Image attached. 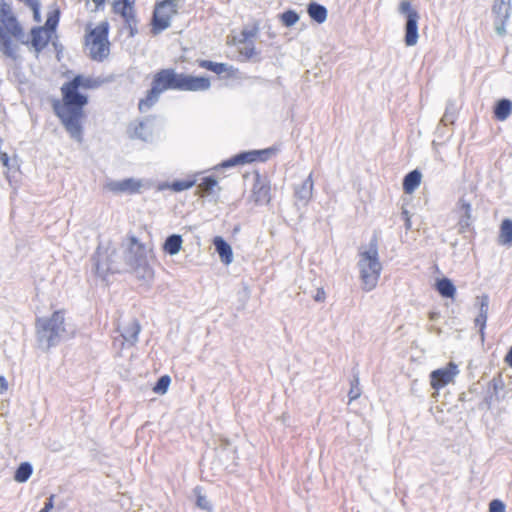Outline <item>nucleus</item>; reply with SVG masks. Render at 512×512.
Instances as JSON below:
<instances>
[{"label":"nucleus","instance_id":"9b49d317","mask_svg":"<svg viewBox=\"0 0 512 512\" xmlns=\"http://www.w3.org/2000/svg\"><path fill=\"white\" fill-rule=\"evenodd\" d=\"M143 187L142 180L135 178H126L123 180H109L105 183L104 188L114 194H137L141 192Z\"/></svg>","mask_w":512,"mask_h":512},{"label":"nucleus","instance_id":"49530a36","mask_svg":"<svg viewBox=\"0 0 512 512\" xmlns=\"http://www.w3.org/2000/svg\"><path fill=\"white\" fill-rule=\"evenodd\" d=\"M124 19L126 26H137V18L134 10V5H131V8H128L124 15H121Z\"/></svg>","mask_w":512,"mask_h":512},{"label":"nucleus","instance_id":"4be33fe9","mask_svg":"<svg viewBox=\"0 0 512 512\" xmlns=\"http://www.w3.org/2000/svg\"><path fill=\"white\" fill-rule=\"evenodd\" d=\"M421 172L417 169L410 171L404 176L403 190L406 194L413 193L421 183Z\"/></svg>","mask_w":512,"mask_h":512},{"label":"nucleus","instance_id":"7ed1b4c3","mask_svg":"<svg viewBox=\"0 0 512 512\" xmlns=\"http://www.w3.org/2000/svg\"><path fill=\"white\" fill-rule=\"evenodd\" d=\"M65 317L62 310L54 311L50 317H38L35 322L38 347L47 352L62 341L65 329Z\"/></svg>","mask_w":512,"mask_h":512},{"label":"nucleus","instance_id":"69168bd1","mask_svg":"<svg viewBox=\"0 0 512 512\" xmlns=\"http://www.w3.org/2000/svg\"><path fill=\"white\" fill-rule=\"evenodd\" d=\"M404 227L406 230L411 229V227H412L411 218H407L406 220H404Z\"/></svg>","mask_w":512,"mask_h":512},{"label":"nucleus","instance_id":"4d7b16f0","mask_svg":"<svg viewBox=\"0 0 512 512\" xmlns=\"http://www.w3.org/2000/svg\"><path fill=\"white\" fill-rule=\"evenodd\" d=\"M53 498H54V496H53V495H51V496L47 499V501H46V502H45V504H44V507L41 509V511H42V512H49V511L53 508V506H54Z\"/></svg>","mask_w":512,"mask_h":512},{"label":"nucleus","instance_id":"864d4df0","mask_svg":"<svg viewBox=\"0 0 512 512\" xmlns=\"http://www.w3.org/2000/svg\"><path fill=\"white\" fill-rule=\"evenodd\" d=\"M487 318V316L478 315L474 320L475 326L479 327V332L482 338L484 337V329L486 327Z\"/></svg>","mask_w":512,"mask_h":512},{"label":"nucleus","instance_id":"680f3d73","mask_svg":"<svg viewBox=\"0 0 512 512\" xmlns=\"http://www.w3.org/2000/svg\"><path fill=\"white\" fill-rule=\"evenodd\" d=\"M505 362L512 367V346L510 347L509 351L507 352L505 356Z\"/></svg>","mask_w":512,"mask_h":512},{"label":"nucleus","instance_id":"9d476101","mask_svg":"<svg viewBox=\"0 0 512 512\" xmlns=\"http://www.w3.org/2000/svg\"><path fill=\"white\" fill-rule=\"evenodd\" d=\"M180 73H177L173 68L161 69L158 71L153 79L151 85L156 87L160 94L167 90L179 91Z\"/></svg>","mask_w":512,"mask_h":512},{"label":"nucleus","instance_id":"4468645a","mask_svg":"<svg viewBox=\"0 0 512 512\" xmlns=\"http://www.w3.org/2000/svg\"><path fill=\"white\" fill-rule=\"evenodd\" d=\"M252 198L255 204L264 205L270 202V184L258 172L255 173L252 188Z\"/></svg>","mask_w":512,"mask_h":512},{"label":"nucleus","instance_id":"a18cd8bd","mask_svg":"<svg viewBox=\"0 0 512 512\" xmlns=\"http://www.w3.org/2000/svg\"><path fill=\"white\" fill-rule=\"evenodd\" d=\"M477 303L479 305V313L478 315L487 316L488 317V310H489V296L487 294H482L481 296H478L476 298Z\"/></svg>","mask_w":512,"mask_h":512},{"label":"nucleus","instance_id":"2f4dec72","mask_svg":"<svg viewBox=\"0 0 512 512\" xmlns=\"http://www.w3.org/2000/svg\"><path fill=\"white\" fill-rule=\"evenodd\" d=\"M498 243L500 245L511 246L512 245V220L504 219L500 226V233L498 237Z\"/></svg>","mask_w":512,"mask_h":512},{"label":"nucleus","instance_id":"79ce46f5","mask_svg":"<svg viewBox=\"0 0 512 512\" xmlns=\"http://www.w3.org/2000/svg\"><path fill=\"white\" fill-rule=\"evenodd\" d=\"M171 383V378L169 375H163L158 378L156 384L153 387V391L156 394H165L169 388V385Z\"/></svg>","mask_w":512,"mask_h":512},{"label":"nucleus","instance_id":"6e6552de","mask_svg":"<svg viewBox=\"0 0 512 512\" xmlns=\"http://www.w3.org/2000/svg\"><path fill=\"white\" fill-rule=\"evenodd\" d=\"M176 0H163L155 6L152 18V33L158 34L171 25V18L177 13Z\"/></svg>","mask_w":512,"mask_h":512},{"label":"nucleus","instance_id":"412c9836","mask_svg":"<svg viewBox=\"0 0 512 512\" xmlns=\"http://www.w3.org/2000/svg\"><path fill=\"white\" fill-rule=\"evenodd\" d=\"M17 16L13 12L12 4L6 0H0V23L6 29L17 22Z\"/></svg>","mask_w":512,"mask_h":512},{"label":"nucleus","instance_id":"e433bc0d","mask_svg":"<svg viewBox=\"0 0 512 512\" xmlns=\"http://www.w3.org/2000/svg\"><path fill=\"white\" fill-rule=\"evenodd\" d=\"M193 492L196 496V506L201 510L211 512L213 509L212 504L210 503L208 498L204 494H202V487L196 486L193 489Z\"/></svg>","mask_w":512,"mask_h":512},{"label":"nucleus","instance_id":"3c124183","mask_svg":"<svg viewBox=\"0 0 512 512\" xmlns=\"http://www.w3.org/2000/svg\"><path fill=\"white\" fill-rule=\"evenodd\" d=\"M505 504L499 499H493L489 503V512H506Z\"/></svg>","mask_w":512,"mask_h":512},{"label":"nucleus","instance_id":"052dcab7","mask_svg":"<svg viewBox=\"0 0 512 512\" xmlns=\"http://www.w3.org/2000/svg\"><path fill=\"white\" fill-rule=\"evenodd\" d=\"M8 389V383L4 376L0 375V393H4Z\"/></svg>","mask_w":512,"mask_h":512},{"label":"nucleus","instance_id":"dca6fc26","mask_svg":"<svg viewBox=\"0 0 512 512\" xmlns=\"http://www.w3.org/2000/svg\"><path fill=\"white\" fill-rule=\"evenodd\" d=\"M0 52L12 59L17 60L19 58L18 55V46L13 44L12 38L5 32L3 26L0 24Z\"/></svg>","mask_w":512,"mask_h":512},{"label":"nucleus","instance_id":"58836bf2","mask_svg":"<svg viewBox=\"0 0 512 512\" xmlns=\"http://www.w3.org/2000/svg\"><path fill=\"white\" fill-rule=\"evenodd\" d=\"M493 13L495 14V19L510 18L511 15V5L510 3L504 2H495L492 8Z\"/></svg>","mask_w":512,"mask_h":512},{"label":"nucleus","instance_id":"bf43d9fd","mask_svg":"<svg viewBox=\"0 0 512 512\" xmlns=\"http://www.w3.org/2000/svg\"><path fill=\"white\" fill-rule=\"evenodd\" d=\"M314 300L317 302H322L325 300V291L323 290V288L317 290V293L314 296Z\"/></svg>","mask_w":512,"mask_h":512},{"label":"nucleus","instance_id":"393cba45","mask_svg":"<svg viewBox=\"0 0 512 512\" xmlns=\"http://www.w3.org/2000/svg\"><path fill=\"white\" fill-rule=\"evenodd\" d=\"M307 13L312 20L318 24H322L327 19L328 11L324 5L317 2H311L307 6Z\"/></svg>","mask_w":512,"mask_h":512},{"label":"nucleus","instance_id":"13d9d810","mask_svg":"<svg viewBox=\"0 0 512 512\" xmlns=\"http://www.w3.org/2000/svg\"><path fill=\"white\" fill-rule=\"evenodd\" d=\"M0 160L3 164V166L10 169V158L6 152H0Z\"/></svg>","mask_w":512,"mask_h":512},{"label":"nucleus","instance_id":"473e14b6","mask_svg":"<svg viewBox=\"0 0 512 512\" xmlns=\"http://www.w3.org/2000/svg\"><path fill=\"white\" fill-rule=\"evenodd\" d=\"M458 107L454 99H448L444 115L441 118V123L445 126L453 124L457 118Z\"/></svg>","mask_w":512,"mask_h":512},{"label":"nucleus","instance_id":"338daca9","mask_svg":"<svg viewBox=\"0 0 512 512\" xmlns=\"http://www.w3.org/2000/svg\"><path fill=\"white\" fill-rule=\"evenodd\" d=\"M401 217H402L403 220H406L407 218H411L408 210H406V209L402 210Z\"/></svg>","mask_w":512,"mask_h":512},{"label":"nucleus","instance_id":"4c0bfd02","mask_svg":"<svg viewBox=\"0 0 512 512\" xmlns=\"http://www.w3.org/2000/svg\"><path fill=\"white\" fill-rule=\"evenodd\" d=\"M361 393L359 372L357 370H353V378L350 382V390L348 392L349 401L351 402L358 399Z\"/></svg>","mask_w":512,"mask_h":512},{"label":"nucleus","instance_id":"a211bd4d","mask_svg":"<svg viewBox=\"0 0 512 512\" xmlns=\"http://www.w3.org/2000/svg\"><path fill=\"white\" fill-rule=\"evenodd\" d=\"M30 35L31 41H29V44L32 45L37 53L41 52L48 45L51 38L50 34L46 33L42 26L32 27Z\"/></svg>","mask_w":512,"mask_h":512},{"label":"nucleus","instance_id":"de8ad7c7","mask_svg":"<svg viewBox=\"0 0 512 512\" xmlns=\"http://www.w3.org/2000/svg\"><path fill=\"white\" fill-rule=\"evenodd\" d=\"M504 386L503 380L501 376L494 377L488 384V390H490L493 394L498 395L500 389Z\"/></svg>","mask_w":512,"mask_h":512},{"label":"nucleus","instance_id":"f03ea898","mask_svg":"<svg viewBox=\"0 0 512 512\" xmlns=\"http://www.w3.org/2000/svg\"><path fill=\"white\" fill-rule=\"evenodd\" d=\"M122 258L126 268L124 270L132 273L139 280L151 281L154 277V270L150 264L152 249L139 241L133 235H127L122 245Z\"/></svg>","mask_w":512,"mask_h":512},{"label":"nucleus","instance_id":"a19ab883","mask_svg":"<svg viewBox=\"0 0 512 512\" xmlns=\"http://www.w3.org/2000/svg\"><path fill=\"white\" fill-rule=\"evenodd\" d=\"M240 54L247 60H253L254 62H259L261 60L259 56L260 53L256 51L253 42H248V45L240 50Z\"/></svg>","mask_w":512,"mask_h":512},{"label":"nucleus","instance_id":"8fccbe9b","mask_svg":"<svg viewBox=\"0 0 512 512\" xmlns=\"http://www.w3.org/2000/svg\"><path fill=\"white\" fill-rule=\"evenodd\" d=\"M253 152H258L259 154H257V156H255V160L256 161H262V162H265L267 161L271 155L274 153V149L272 148H267V149H262V150H253Z\"/></svg>","mask_w":512,"mask_h":512},{"label":"nucleus","instance_id":"c756f323","mask_svg":"<svg viewBox=\"0 0 512 512\" xmlns=\"http://www.w3.org/2000/svg\"><path fill=\"white\" fill-rule=\"evenodd\" d=\"M183 239L179 234L169 235L163 244V250L169 255H176L182 248Z\"/></svg>","mask_w":512,"mask_h":512},{"label":"nucleus","instance_id":"f257e3e1","mask_svg":"<svg viewBox=\"0 0 512 512\" xmlns=\"http://www.w3.org/2000/svg\"><path fill=\"white\" fill-rule=\"evenodd\" d=\"M101 84L102 81L98 78L76 75L62 85V101H53L55 115L60 119L70 137L78 142L83 140L82 119L85 116L84 107L88 104V96L82 94L79 88L95 89Z\"/></svg>","mask_w":512,"mask_h":512},{"label":"nucleus","instance_id":"6e6d98bb","mask_svg":"<svg viewBox=\"0 0 512 512\" xmlns=\"http://www.w3.org/2000/svg\"><path fill=\"white\" fill-rule=\"evenodd\" d=\"M27 7L33 11L34 19L36 21H40V1L35 0L33 1L32 5H27Z\"/></svg>","mask_w":512,"mask_h":512},{"label":"nucleus","instance_id":"603ef678","mask_svg":"<svg viewBox=\"0 0 512 512\" xmlns=\"http://www.w3.org/2000/svg\"><path fill=\"white\" fill-rule=\"evenodd\" d=\"M258 26H254L251 29H244L241 32V36L243 37L244 42H250L251 38H254L258 33Z\"/></svg>","mask_w":512,"mask_h":512},{"label":"nucleus","instance_id":"c85d7f7f","mask_svg":"<svg viewBox=\"0 0 512 512\" xmlns=\"http://www.w3.org/2000/svg\"><path fill=\"white\" fill-rule=\"evenodd\" d=\"M141 326L138 320L134 319L129 325L123 328L121 333L123 339L130 345H134L138 341Z\"/></svg>","mask_w":512,"mask_h":512},{"label":"nucleus","instance_id":"09e8293b","mask_svg":"<svg viewBox=\"0 0 512 512\" xmlns=\"http://www.w3.org/2000/svg\"><path fill=\"white\" fill-rule=\"evenodd\" d=\"M509 18L494 19V28L496 33L503 37L506 35V23Z\"/></svg>","mask_w":512,"mask_h":512},{"label":"nucleus","instance_id":"f3484780","mask_svg":"<svg viewBox=\"0 0 512 512\" xmlns=\"http://www.w3.org/2000/svg\"><path fill=\"white\" fill-rule=\"evenodd\" d=\"M313 187L314 183L312 173H310L309 176L300 185H297L295 187V198L303 205H307L310 199L312 198Z\"/></svg>","mask_w":512,"mask_h":512},{"label":"nucleus","instance_id":"7c9ffc66","mask_svg":"<svg viewBox=\"0 0 512 512\" xmlns=\"http://www.w3.org/2000/svg\"><path fill=\"white\" fill-rule=\"evenodd\" d=\"M196 183L195 179L175 180L172 183H163L159 185V190L170 189L174 192H182L192 188Z\"/></svg>","mask_w":512,"mask_h":512},{"label":"nucleus","instance_id":"bb28decb","mask_svg":"<svg viewBox=\"0 0 512 512\" xmlns=\"http://www.w3.org/2000/svg\"><path fill=\"white\" fill-rule=\"evenodd\" d=\"M156 87H153L151 85V89L148 90L147 95L145 98L140 99L138 103V109L140 112H146L149 109H151L159 100L160 93Z\"/></svg>","mask_w":512,"mask_h":512},{"label":"nucleus","instance_id":"72a5a7b5","mask_svg":"<svg viewBox=\"0 0 512 512\" xmlns=\"http://www.w3.org/2000/svg\"><path fill=\"white\" fill-rule=\"evenodd\" d=\"M198 65L199 67L210 70L217 75L229 72L232 69V66H229L226 63H218L210 60H200L198 61Z\"/></svg>","mask_w":512,"mask_h":512},{"label":"nucleus","instance_id":"aec40b11","mask_svg":"<svg viewBox=\"0 0 512 512\" xmlns=\"http://www.w3.org/2000/svg\"><path fill=\"white\" fill-rule=\"evenodd\" d=\"M257 154H259L258 152H253V150L251 151H245V152H241L239 154H236L235 156L223 161L219 167L221 168H230V167H235V166H238V165H243V164H247V163H252V162H255V156H257Z\"/></svg>","mask_w":512,"mask_h":512},{"label":"nucleus","instance_id":"5fc2aeb1","mask_svg":"<svg viewBox=\"0 0 512 512\" xmlns=\"http://www.w3.org/2000/svg\"><path fill=\"white\" fill-rule=\"evenodd\" d=\"M496 400H498V395L493 394L490 390H488L483 399V404L487 407V409H490Z\"/></svg>","mask_w":512,"mask_h":512},{"label":"nucleus","instance_id":"774afa93","mask_svg":"<svg viewBox=\"0 0 512 512\" xmlns=\"http://www.w3.org/2000/svg\"><path fill=\"white\" fill-rule=\"evenodd\" d=\"M430 319H431V320H434V319H435V313H431V314H430Z\"/></svg>","mask_w":512,"mask_h":512},{"label":"nucleus","instance_id":"cd10ccee","mask_svg":"<svg viewBox=\"0 0 512 512\" xmlns=\"http://www.w3.org/2000/svg\"><path fill=\"white\" fill-rule=\"evenodd\" d=\"M156 87H153L151 85V89L148 90L147 95L145 98L140 99L138 103V109L140 112H146L149 109H151L159 100L160 93Z\"/></svg>","mask_w":512,"mask_h":512},{"label":"nucleus","instance_id":"1a4fd4ad","mask_svg":"<svg viewBox=\"0 0 512 512\" xmlns=\"http://www.w3.org/2000/svg\"><path fill=\"white\" fill-rule=\"evenodd\" d=\"M127 135L132 140H141L151 143L154 139V118L145 117L141 120L132 121L127 127Z\"/></svg>","mask_w":512,"mask_h":512},{"label":"nucleus","instance_id":"5701e85b","mask_svg":"<svg viewBox=\"0 0 512 512\" xmlns=\"http://www.w3.org/2000/svg\"><path fill=\"white\" fill-rule=\"evenodd\" d=\"M493 112L495 119L505 121L512 113V101L507 98L498 100Z\"/></svg>","mask_w":512,"mask_h":512},{"label":"nucleus","instance_id":"39448f33","mask_svg":"<svg viewBox=\"0 0 512 512\" xmlns=\"http://www.w3.org/2000/svg\"><path fill=\"white\" fill-rule=\"evenodd\" d=\"M118 258L115 248L98 246L91 258L96 275L105 279L108 274L122 272L124 268Z\"/></svg>","mask_w":512,"mask_h":512},{"label":"nucleus","instance_id":"2eb2a0df","mask_svg":"<svg viewBox=\"0 0 512 512\" xmlns=\"http://www.w3.org/2000/svg\"><path fill=\"white\" fill-rule=\"evenodd\" d=\"M210 86L208 77L180 73L179 91H206Z\"/></svg>","mask_w":512,"mask_h":512},{"label":"nucleus","instance_id":"37998d69","mask_svg":"<svg viewBox=\"0 0 512 512\" xmlns=\"http://www.w3.org/2000/svg\"><path fill=\"white\" fill-rule=\"evenodd\" d=\"M280 19L284 26L291 27L298 22L299 15L294 10H287L280 14Z\"/></svg>","mask_w":512,"mask_h":512},{"label":"nucleus","instance_id":"ea45409f","mask_svg":"<svg viewBox=\"0 0 512 512\" xmlns=\"http://www.w3.org/2000/svg\"><path fill=\"white\" fill-rule=\"evenodd\" d=\"M60 18V12L59 10H54L52 12L48 13L45 25L42 26L44 28V31L48 34L51 32H54L58 26Z\"/></svg>","mask_w":512,"mask_h":512},{"label":"nucleus","instance_id":"c03bdc74","mask_svg":"<svg viewBox=\"0 0 512 512\" xmlns=\"http://www.w3.org/2000/svg\"><path fill=\"white\" fill-rule=\"evenodd\" d=\"M131 5H134L133 0H116L113 3V11L117 14L124 15L125 11L131 8Z\"/></svg>","mask_w":512,"mask_h":512},{"label":"nucleus","instance_id":"b1692460","mask_svg":"<svg viewBox=\"0 0 512 512\" xmlns=\"http://www.w3.org/2000/svg\"><path fill=\"white\" fill-rule=\"evenodd\" d=\"M198 189L202 196H218V191L220 188L218 187V182L214 176H206L202 179L200 184L198 185Z\"/></svg>","mask_w":512,"mask_h":512},{"label":"nucleus","instance_id":"a878e982","mask_svg":"<svg viewBox=\"0 0 512 512\" xmlns=\"http://www.w3.org/2000/svg\"><path fill=\"white\" fill-rule=\"evenodd\" d=\"M437 292L444 298H454L456 294V287L454 283L447 277L438 279L435 283Z\"/></svg>","mask_w":512,"mask_h":512},{"label":"nucleus","instance_id":"0eeeda50","mask_svg":"<svg viewBox=\"0 0 512 512\" xmlns=\"http://www.w3.org/2000/svg\"><path fill=\"white\" fill-rule=\"evenodd\" d=\"M398 13L406 18L404 42L406 46H414L417 44L418 22L420 15L411 5L410 0H401L398 6Z\"/></svg>","mask_w":512,"mask_h":512},{"label":"nucleus","instance_id":"f8f14e48","mask_svg":"<svg viewBox=\"0 0 512 512\" xmlns=\"http://www.w3.org/2000/svg\"><path fill=\"white\" fill-rule=\"evenodd\" d=\"M457 365L450 362L445 368L437 369L430 374V383L432 388L439 390L453 381L458 374Z\"/></svg>","mask_w":512,"mask_h":512},{"label":"nucleus","instance_id":"ddd939ff","mask_svg":"<svg viewBox=\"0 0 512 512\" xmlns=\"http://www.w3.org/2000/svg\"><path fill=\"white\" fill-rule=\"evenodd\" d=\"M455 212L458 214V232L464 234L472 227V206L464 197H461L455 206Z\"/></svg>","mask_w":512,"mask_h":512},{"label":"nucleus","instance_id":"e2e57ef3","mask_svg":"<svg viewBox=\"0 0 512 512\" xmlns=\"http://www.w3.org/2000/svg\"><path fill=\"white\" fill-rule=\"evenodd\" d=\"M127 28L129 29V36L131 37L135 36L138 32L137 26H127Z\"/></svg>","mask_w":512,"mask_h":512},{"label":"nucleus","instance_id":"f704fd0d","mask_svg":"<svg viewBox=\"0 0 512 512\" xmlns=\"http://www.w3.org/2000/svg\"><path fill=\"white\" fill-rule=\"evenodd\" d=\"M33 467L29 462H22L14 473V480L18 483H25L32 475Z\"/></svg>","mask_w":512,"mask_h":512},{"label":"nucleus","instance_id":"20e7f679","mask_svg":"<svg viewBox=\"0 0 512 512\" xmlns=\"http://www.w3.org/2000/svg\"><path fill=\"white\" fill-rule=\"evenodd\" d=\"M359 257L358 267L363 289L365 291H371L376 287L382 271V264L379 261L378 255V239L376 235L371 238L368 250L360 252Z\"/></svg>","mask_w":512,"mask_h":512},{"label":"nucleus","instance_id":"0e129e2a","mask_svg":"<svg viewBox=\"0 0 512 512\" xmlns=\"http://www.w3.org/2000/svg\"><path fill=\"white\" fill-rule=\"evenodd\" d=\"M92 1L95 4L97 9H100L101 7H103L106 2V0H92Z\"/></svg>","mask_w":512,"mask_h":512},{"label":"nucleus","instance_id":"6ab92c4d","mask_svg":"<svg viewBox=\"0 0 512 512\" xmlns=\"http://www.w3.org/2000/svg\"><path fill=\"white\" fill-rule=\"evenodd\" d=\"M213 245L222 263L228 265L233 261L232 247L223 237L216 236Z\"/></svg>","mask_w":512,"mask_h":512},{"label":"nucleus","instance_id":"c9c22d12","mask_svg":"<svg viewBox=\"0 0 512 512\" xmlns=\"http://www.w3.org/2000/svg\"><path fill=\"white\" fill-rule=\"evenodd\" d=\"M4 30L10 36V38L14 37L16 40H18L20 43L24 45L29 44V41L25 39L24 29L19 21L15 22L11 26H8V28Z\"/></svg>","mask_w":512,"mask_h":512},{"label":"nucleus","instance_id":"423d86ee","mask_svg":"<svg viewBox=\"0 0 512 512\" xmlns=\"http://www.w3.org/2000/svg\"><path fill=\"white\" fill-rule=\"evenodd\" d=\"M109 24L104 21L97 25L86 37L89 55L95 61H103L109 55Z\"/></svg>","mask_w":512,"mask_h":512}]
</instances>
